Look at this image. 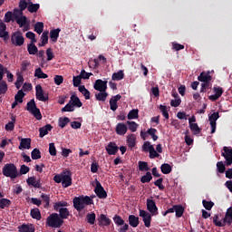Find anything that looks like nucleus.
Wrapping results in <instances>:
<instances>
[{"label": "nucleus", "instance_id": "obj_15", "mask_svg": "<svg viewBox=\"0 0 232 232\" xmlns=\"http://www.w3.org/2000/svg\"><path fill=\"white\" fill-rule=\"evenodd\" d=\"M111 219L110 218L106 217L104 214H101L98 218V226L100 227H108L111 226Z\"/></svg>", "mask_w": 232, "mask_h": 232}, {"label": "nucleus", "instance_id": "obj_22", "mask_svg": "<svg viewBox=\"0 0 232 232\" xmlns=\"http://www.w3.org/2000/svg\"><path fill=\"white\" fill-rule=\"evenodd\" d=\"M224 223L227 224V226H231L232 224V207L227 209V212L224 217Z\"/></svg>", "mask_w": 232, "mask_h": 232}, {"label": "nucleus", "instance_id": "obj_3", "mask_svg": "<svg viewBox=\"0 0 232 232\" xmlns=\"http://www.w3.org/2000/svg\"><path fill=\"white\" fill-rule=\"evenodd\" d=\"M64 224V220L61 219L59 214L53 213L46 219L48 227H61Z\"/></svg>", "mask_w": 232, "mask_h": 232}, {"label": "nucleus", "instance_id": "obj_1", "mask_svg": "<svg viewBox=\"0 0 232 232\" xmlns=\"http://www.w3.org/2000/svg\"><path fill=\"white\" fill-rule=\"evenodd\" d=\"M72 204L74 209H76L78 212H81L82 209H84V208H86V206H92V204H93V199L90 198V196L82 195L75 197L72 199Z\"/></svg>", "mask_w": 232, "mask_h": 232}, {"label": "nucleus", "instance_id": "obj_20", "mask_svg": "<svg viewBox=\"0 0 232 232\" xmlns=\"http://www.w3.org/2000/svg\"><path fill=\"white\" fill-rule=\"evenodd\" d=\"M211 79L212 77L209 75V72H202L198 77V81L200 82H211Z\"/></svg>", "mask_w": 232, "mask_h": 232}, {"label": "nucleus", "instance_id": "obj_13", "mask_svg": "<svg viewBox=\"0 0 232 232\" xmlns=\"http://www.w3.org/2000/svg\"><path fill=\"white\" fill-rule=\"evenodd\" d=\"M108 155H117L119 151V146H117V143L111 141L107 147L105 148Z\"/></svg>", "mask_w": 232, "mask_h": 232}, {"label": "nucleus", "instance_id": "obj_31", "mask_svg": "<svg viewBox=\"0 0 232 232\" xmlns=\"http://www.w3.org/2000/svg\"><path fill=\"white\" fill-rule=\"evenodd\" d=\"M152 179H153V176H151V172L148 171L146 172V175L140 178V182L142 184H150V182H151Z\"/></svg>", "mask_w": 232, "mask_h": 232}, {"label": "nucleus", "instance_id": "obj_11", "mask_svg": "<svg viewBox=\"0 0 232 232\" xmlns=\"http://www.w3.org/2000/svg\"><path fill=\"white\" fill-rule=\"evenodd\" d=\"M62 186L63 188H70V186H72V172L70 170L63 174L62 178Z\"/></svg>", "mask_w": 232, "mask_h": 232}, {"label": "nucleus", "instance_id": "obj_6", "mask_svg": "<svg viewBox=\"0 0 232 232\" xmlns=\"http://www.w3.org/2000/svg\"><path fill=\"white\" fill-rule=\"evenodd\" d=\"M11 43L14 46H23L24 44V36L21 31H15L11 35Z\"/></svg>", "mask_w": 232, "mask_h": 232}, {"label": "nucleus", "instance_id": "obj_24", "mask_svg": "<svg viewBox=\"0 0 232 232\" xmlns=\"http://www.w3.org/2000/svg\"><path fill=\"white\" fill-rule=\"evenodd\" d=\"M27 52L29 55H37L39 49L35 45V43H31L27 44Z\"/></svg>", "mask_w": 232, "mask_h": 232}, {"label": "nucleus", "instance_id": "obj_25", "mask_svg": "<svg viewBox=\"0 0 232 232\" xmlns=\"http://www.w3.org/2000/svg\"><path fill=\"white\" fill-rule=\"evenodd\" d=\"M59 212L58 217H60V218L62 220H65L66 218H68L70 217V210L65 208H60L58 210H55Z\"/></svg>", "mask_w": 232, "mask_h": 232}, {"label": "nucleus", "instance_id": "obj_2", "mask_svg": "<svg viewBox=\"0 0 232 232\" xmlns=\"http://www.w3.org/2000/svg\"><path fill=\"white\" fill-rule=\"evenodd\" d=\"M2 173L4 177H7L12 180L19 177V171L17 170V167L14 163H6L2 169Z\"/></svg>", "mask_w": 232, "mask_h": 232}, {"label": "nucleus", "instance_id": "obj_55", "mask_svg": "<svg viewBox=\"0 0 232 232\" xmlns=\"http://www.w3.org/2000/svg\"><path fill=\"white\" fill-rule=\"evenodd\" d=\"M23 12H24V10L14 8L13 13L14 19L15 20V19H19V17H23L24 16Z\"/></svg>", "mask_w": 232, "mask_h": 232}, {"label": "nucleus", "instance_id": "obj_49", "mask_svg": "<svg viewBox=\"0 0 232 232\" xmlns=\"http://www.w3.org/2000/svg\"><path fill=\"white\" fill-rule=\"evenodd\" d=\"M138 166L140 171H150V167L146 161H139Z\"/></svg>", "mask_w": 232, "mask_h": 232}, {"label": "nucleus", "instance_id": "obj_43", "mask_svg": "<svg viewBox=\"0 0 232 232\" xmlns=\"http://www.w3.org/2000/svg\"><path fill=\"white\" fill-rule=\"evenodd\" d=\"M31 158L33 160H39L41 159V150L37 148L34 149L31 152Z\"/></svg>", "mask_w": 232, "mask_h": 232}, {"label": "nucleus", "instance_id": "obj_38", "mask_svg": "<svg viewBox=\"0 0 232 232\" xmlns=\"http://www.w3.org/2000/svg\"><path fill=\"white\" fill-rule=\"evenodd\" d=\"M14 21L17 24H19L20 28H23V26H24L28 23V18H26V16L24 15V16L14 19Z\"/></svg>", "mask_w": 232, "mask_h": 232}, {"label": "nucleus", "instance_id": "obj_60", "mask_svg": "<svg viewBox=\"0 0 232 232\" xmlns=\"http://www.w3.org/2000/svg\"><path fill=\"white\" fill-rule=\"evenodd\" d=\"M81 81H82V79L80 77V75L73 76L72 83H73L74 88H79V86H81Z\"/></svg>", "mask_w": 232, "mask_h": 232}, {"label": "nucleus", "instance_id": "obj_10", "mask_svg": "<svg viewBox=\"0 0 232 232\" xmlns=\"http://www.w3.org/2000/svg\"><path fill=\"white\" fill-rule=\"evenodd\" d=\"M147 209L153 216L159 215V208H157V203L153 199L147 198Z\"/></svg>", "mask_w": 232, "mask_h": 232}, {"label": "nucleus", "instance_id": "obj_61", "mask_svg": "<svg viewBox=\"0 0 232 232\" xmlns=\"http://www.w3.org/2000/svg\"><path fill=\"white\" fill-rule=\"evenodd\" d=\"M81 79H90V77H92V75H93V73L92 72H87L84 69H82L81 71V73L79 74Z\"/></svg>", "mask_w": 232, "mask_h": 232}, {"label": "nucleus", "instance_id": "obj_26", "mask_svg": "<svg viewBox=\"0 0 232 232\" xmlns=\"http://www.w3.org/2000/svg\"><path fill=\"white\" fill-rule=\"evenodd\" d=\"M71 104L75 108H82V102H81V99H79L77 96L75 95H72L71 96V100L70 102Z\"/></svg>", "mask_w": 232, "mask_h": 232}, {"label": "nucleus", "instance_id": "obj_58", "mask_svg": "<svg viewBox=\"0 0 232 232\" xmlns=\"http://www.w3.org/2000/svg\"><path fill=\"white\" fill-rule=\"evenodd\" d=\"M162 182H164V179H162V178H160L159 179H157L154 182V186H157V188H159V189L160 191H164V189H165V187H164V185H162Z\"/></svg>", "mask_w": 232, "mask_h": 232}, {"label": "nucleus", "instance_id": "obj_50", "mask_svg": "<svg viewBox=\"0 0 232 232\" xmlns=\"http://www.w3.org/2000/svg\"><path fill=\"white\" fill-rule=\"evenodd\" d=\"M41 198L43 199V202L44 203V208H50V195L43 193L41 195Z\"/></svg>", "mask_w": 232, "mask_h": 232}, {"label": "nucleus", "instance_id": "obj_21", "mask_svg": "<svg viewBox=\"0 0 232 232\" xmlns=\"http://www.w3.org/2000/svg\"><path fill=\"white\" fill-rule=\"evenodd\" d=\"M129 224L130 227H138L139 224H140V221L139 220V217H136L135 215H130Z\"/></svg>", "mask_w": 232, "mask_h": 232}, {"label": "nucleus", "instance_id": "obj_40", "mask_svg": "<svg viewBox=\"0 0 232 232\" xmlns=\"http://www.w3.org/2000/svg\"><path fill=\"white\" fill-rule=\"evenodd\" d=\"M24 95L25 94L23 90H19L14 96V101H16V102H19L20 104H23V99H24Z\"/></svg>", "mask_w": 232, "mask_h": 232}, {"label": "nucleus", "instance_id": "obj_29", "mask_svg": "<svg viewBox=\"0 0 232 232\" xmlns=\"http://www.w3.org/2000/svg\"><path fill=\"white\" fill-rule=\"evenodd\" d=\"M78 90H79L80 93H82L83 95V97L85 98L86 101H90L91 92H90V91H88V89H86V86L80 85Z\"/></svg>", "mask_w": 232, "mask_h": 232}, {"label": "nucleus", "instance_id": "obj_35", "mask_svg": "<svg viewBox=\"0 0 232 232\" xmlns=\"http://www.w3.org/2000/svg\"><path fill=\"white\" fill-rule=\"evenodd\" d=\"M30 215L32 218H34L35 220H41L42 218L41 211L39 210V208H32L30 211Z\"/></svg>", "mask_w": 232, "mask_h": 232}, {"label": "nucleus", "instance_id": "obj_27", "mask_svg": "<svg viewBox=\"0 0 232 232\" xmlns=\"http://www.w3.org/2000/svg\"><path fill=\"white\" fill-rule=\"evenodd\" d=\"M137 137H135V134H130L127 137V144L129 148L133 149L136 146Z\"/></svg>", "mask_w": 232, "mask_h": 232}, {"label": "nucleus", "instance_id": "obj_64", "mask_svg": "<svg viewBox=\"0 0 232 232\" xmlns=\"http://www.w3.org/2000/svg\"><path fill=\"white\" fill-rule=\"evenodd\" d=\"M189 128L191 131H194L195 133L200 132V128L198 127V124L197 123H190Z\"/></svg>", "mask_w": 232, "mask_h": 232}, {"label": "nucleus", "instance_id": "obj_4", "mask_svg": "<svg viewBox=\"0 0 232 232\" xmlns=\"http://www.w3.org/2000/svg\"><path fill=\"white\" fill-rule=\"evenodd\" d=\"M26 110L32 113L37 121H41V119H43L41 110H39V108H37V104H35V100L32 99L27 102Z\"/></svg>", "mask_w": 232, "mask_h": 232}, {"label": "nucleus", "instance_id": "obj_19", "mask_svg": "<svg viewBox=\"0 0 232 232\" xmlns=\"http://www.w3.org/2000/svg\"><path fill=\"white\" fill-rule=\"evenodd\" d=\"M52 130H53V126H52L51 124H46L45 126L42 127L39 129V137L40 139H43V137H44L45 135H48L49 131H52Z\"/></svg>", "mask_w": 232, "mask_h": 232}, {"label": "nucleus", "instance_id": "obj_45", "mask_svg": "<svg viewBox=\"0 0 232 232\" xmlns=\"http://www.w3.org/2000/svg\"><path fill=\"white\" fill-rule=\"evenodd\" d=\"M8 92V84L5 81H0V95H5Z\"/></svg>", "mask_w": 232, "mask_h": 232}, {"label": "nucleus", "instance_id": "obj_18", "mask_svg": "<svg viewBox=\"0 0 232 232\" xmlns=\"http://www.w3.org/2000/svg\"><path fill=\"white\" fill-rule=\"evenodd\" d=\"M115 131L117 135H126L128 133V126L124 123H118Z\"/></svg>", "mask_w": 232, "mask_h": 232}, {"label": "nucleus", "instance_id": "obj_17", "mask_svg": "<svg viewBox=\"0 0 232 232\" xmlns=\"http://www.w3.org/2000/svg\"><path fill=\"white\" fill-rule=\"evenodd\" d=\"M19 232H35V227L34 224H23L18 227Z\"/></svg>", "mask_w": 232, "mask_h": 232}, {"label": "nucleus", "instance_id": "obj_41", "mask_svg": "<svg viewBox=\"0 0 232 232\" xmlns=\"http://www.w3.org/2000/svg\"><path fill=\"white\" fill-rule=\"evenodd\" d=\"M44 30V24L43 22H37L34 24V32L41 35L42 32Z\"/></svg>", "mask_w": 232, "mask_h": 232}, {"label": "nucleus", "instance_id": "obj_16", "mask_svg": "<svg viewBox=\"0 0 232 232\" xmlns=\"http://www.w3.org/2000/svg\"><path fill=\"white\" fill-rule=\"evenodd\" d=\"M32 148V139L22 138L19 145V150H30Z\"/></svg>", "mask_w": 232, "mask_h": 232}, {"label": "nucleus", "instance_id": "obj_8", "mask_svg": "<svg viewBox=\"0 0 232 232\" xmlns=\"http://www.w3.org/2000/svg\"><path fill=\"white\" fill-rule=\"evenodd\" d=\"M93 88L97 92H106V90H108V82L101 79L96 80Z\"/></svg>", "mask_w": 232, "mask_h": 232}, {"label": "nucleus", "instance_id": "obj_57", "mask_svg": "<svg viewBox=\"0 0 232 232\" xmlns=\"http://www.w3.org/2000/svg\"><path fill=\"white\" fill-rule=\"evenodd\" d=\"M149 153H150V159H158V157H160L159 152L155 150L154 147L150 148Z\"/></svg>", "mask_w": 232, "mask_h": 232}, {"label": "nucleus", "instance_id": "obj_5", "mask_svg": "<svg viewBox=\"0 0 232 232\" xmlns=\"http://www.w3.org/2000/svg\"><path fill=\"white\" fill-rule=\"evenodd\" d=\"M92 186H95L94 193L98 197V198H107L108 192L104 189V187L101 184L99 179H95L94 181L92 182Z\"/></svg>", "mask_w": 232, "mask_h": 232}, {"label": "nucleus", "instance_id": "obj_56", "mask_svg": "<svg viewBox=\"0 0 232 232\" xmlns=\"http://www.w3.org/2000/svg\"><path fill=\"white\" fill-rule=\"evenodd\" d=\"M220 119V114L218 111L213 112L211 115H208V121L209 122H217Z\"/></svg>", "mask_w": 232, "mask_h": 232}, {"label": "nucleus", "instance_id": "obj_63", "mask_svg": "<svg viewBox=\"0 0 232 232\" xmlns=\"http://www.w3.org/2000/svg\"><path fill=\"white\" fill-rule=\"evenodd\" d=\"M75 109L72 104V102H69L63 109L62 111H74Z\"/></svg>", "mask_w": 232, "mask_h": 232}, {"label": "nucleus", "instance_id": "obj_23", "mask_svg": "<svg viewBox=\"0 0 232 232\" xmlns=\"http://www.w3.org/2000/svg\"><path fill=\"white\" fill-rule=\"evenodd\" d=\"M59 34H61V28L53 29L50 32V39L52 43H57V39H59Z\"/></svg>", "mask_w": 232, "mask_h": 232}, {"label": "nucleus", "instance_id": "obj_30", "mask_svg": "<svg viewBox=\"0 0 232 232\" xmlns=\"http://www.w3.org/2000/svg\"><path fill=\"white\" fill-rule=\"evenodd\" d=\"M34 77H37V79H48V74L44 73L41 67H38L34 71Z\"/></svg>", "mask_w": 232, "mask_h": 232}, {"label": "nucleus", "instance_id": "obj_47", "mask_svg": "<svg viewBox=\"0 0 232 232\" xmlns=\"http://www.w3.org/2000/svg\"><path fill=\"white\" fill-rule=\"evenodd\" d=\"M41 41H42V44H38L39 46H46V44H48V32L47 31H44L42 34Z\"/></svg>", "mask_w": 232, "mask_h": 232}, {"label": "nucleus", "instance_id": "obj_59", "mask_svg": "<svg viewBox=\"0 0 232 232\" xmlns=\"http://www.w3.org/2000/svg\"><path fill=\"white\" fill-rule=\"evenodd\" d=\"M113 220L116 226H124V219L121 216L115 215Z\"/></svg>", "mask_w": 232, "mask_h": 232}, {"label": "nucleus", "instance_id": "obj_32", "mask_svg": "<svg viewBox=\"0 0 232 232\" xmlns=\"http://www.w3.org/2000/svg\"><path fill=\"white\" fill-rule=\"evenodd\" d=\"M160 169H161V173H163V175H169V173L172 171L171 165H169V163H163L160 166Z\"/></svg>", "mask_w": 232, "mask_h": 232}, {"label": "nucleus", "instance_id": "obj_33", "mask_svg": "<svg viewBox=\"0 0 232 232\" xmlns=\"http://www.w3.org/2000/svg\"><path fill=\"white\" fill-rule=\"evenodd\" d=\"M212 220H213V224L215 226H217V227H224L226 226V223L224 222V218H223V222L219 221L220 220V218L218 217V215H215L213 218H212Z\"/></svg>", "mask_w": 232, "mask_h": 232}, {"label": "nucleus", "instance_id": "obj_39", "mask_svg": "<svg viewBox=\"0 0 232 232\" xmlns=\"http://www.w3.org/2000/svg\"><path fill=\"white\" fill-rule=\"evenodd\" d=\"M174 209H175L176 217L178 218H180V217L184 215V208L182 206L175 205Z\"/></svg>", "mask_w": 232, "mask_h": 232}, {"label": "nucleus", "instance_id": "obj_14", "mask_svg": "<svg viewBox=\"0 0 232 232\" xmlns=\"http://www.w3.org/2000/svg\"><path fill=\"white\" fill-rule=\"evenodd\" d=\"M213 91L215 94L208 97L209 101H218V99H220L224 93V89H222V87H214Z\"/></svg>", "mask_w": 232, "mask_h": 232}, {"label": "nucleus", "instance_id": "obj_37", "mask_svg": "<svg viewBox=\"0 0 232 232\" xmlns=\"http://www.w3.org/2000/svg\"><path fill=\"white\" fill-rule=\"evenodd\" d=\"M68 208V202L67 201H58L53 205L54 211H59V209Z\"/></svg>", "mask_w": 232, "mask_h": 232}, {"label": "nucleus", "instance_id": "obj_44", "mask_svg": "<svg viewBox=\"0 0 232 232\" xmlns=\"http://www.w3.org/2000/svg\"><path fill=\"white\" fill-rule=\"evenodd\" d=\"M40 7H41V5L39 4H32L31 3L27 6V10H28V12H30V14H35V12H37Z\"/></svg>", "mask_w": 232, "mask_h": 232}, {"label": "nucleus", "instance_id": "obj_53", "mask_svg": "<svg viewBox=\"0 0 232 232\" xmlns=\"http://www.w3.org/2000/svg\"><path fill=\"white\" fill-rule=\"evenodd\" d=\"M127 124L129 126V130L132 131V133H135V131H137V128H139V124H137V122L128 121Z\"/></svg>", "mask_w": 232, "mask_h": 232}, {"label": "nucleus", "instance_id": "obj_48", "mask_svg": "<svg viewBox=\"0 0 232 232\" xmlns=\"http://www.w3.org/2000/svg\"><path fill=\"white\" fill-rule=\"evenodd\" d=\"M202 204L207 211H211V209H213V206H215V203L213 201H208L206 199L202 200Z\"/></svg>", "mask_w": 232, "mask_h": 232}, {"label": "nucleus", "instance_id": "obj_12", "mask_svg": "<svg viewBox=\"0 0 232 232\" xmlns=\"http://www.w3.org/2000/svg\"><path fill=\"white\" fill-rule=\"evenodd\" d=\"M121 99H122V96L121 94H117L110 100L109 104L111 111H117V109L119 108V105L117 104V102H119V101Z\"/></svg>", "mask_w": 232, "mask_h": 232}, {"label": "nucleus", "instance_id": "obj_34", "mask_svg": "<svg viewBox=\"0 0 232 232\" xmlns=\"http://www.w3.org/2000/svg\"><path fill=\"white\" fill-rule=\"evenodd\" d=\"M122 79H124V71L122 70L114 72L111 76L112 81H122Z\"/></svg>", "mask_w": 232, "mask_h": 232}, {"label": "nucleus", "instance_id": "obj_7", "mask_svg": "<svg viewBox=\"0 0 232 232\" xmlns=\"http://www.w3.org/2000/svg\"><path fill=\"white\" fill-rule=\"evenodd\" d=\"M35 92L36 99L38 101H41L42 102H46V101H48V94L44 95V91L43 90V86H41V84H37L35 86Z\"/></svg>", "mask_w": 232, "mask_h": 232}, {"label": "nucleus", "instance_id": "obj_36", "mask_svg": "<svg viewBox=\"0 0 232 232\" xmlns=\"http://www.w3.org/2000/svg\"><path fill=\"white\" fill-rule=\"evenodd\" d=\"M127 119L129 121H131L133 119H139V109H132L131 111H130L127 115Z\"/></svg>", "mask_w": 232, "mask_h": 232}, {"label": "nucleus", "instance_id": "obj_28", "mask_svg": "<svg viewBox=\"0 0 232 232\" xmlns=\"http://www.w3.org/2000/svg\"><path fill=\"white\" fill-rule=\"evenodd\" d=\"M95 99L96 101L105 102L106 99H108V92H106V91H102L98 93H95Z\"/></svg>", "mask_w": 232, "mask_h": 232}, {"label": "nucleus", "instance_id": "obj_42", "mask_svg": "<svg viewBox=\"0 0 232 232\" xmlns=\"http://www.w3.org/2000/svg\"><path fill=\"white\" fill-rule=\"evenodd\" d=\"M12 201L8 198L0 199V209H5V208H10Z\"/></svg>", "mask_w": 232, "mask_h": 232}, {"label": "nucleus", "instance_id": "obj_52", "mask_svg": "<svg viewBox=\"0 0 232 232\" xmlns=\"http://www.w3.org/2000/svg\"><path fill=\"white\" fill-rule=\"evenodd\" d=\"M96 218L97 217L95 216V213H93V212L87 214L86 218H87L88 224H91V226H93V224H95Z\"/></svg>", "mask_w": 232, "mask_h": 232}, {"label": "nucleus", "instance_id": "obj_62", "mask_svg": "<svg viewBox=\"0 0 232 232\" xmlns=\"http://www.w3.org/2000/svg\"><path fill=\"white\" fill-rule=\"evenodd\" d=\"M217 169L218 173H224L226 171V165L222 161L217 163Z\"/></svg>", "mask_w": 232, "mask_h": 232}, {"label": "nucleus", "instance_id": "obj_9", "mask_svg": "<svg viewBox=\"0 0 232 232\" xmlns=\"http://www.w3.org/2000/svg\"><path fill=\"white\" fill-rule=\"evenodd\" d=\"M140 217L143 218L145 227H151V214L146 210H140Z\"/></svg>", "mask_w": 232, "mask_h": 232}, {"label": "nucleus", "instance_id": "obj_51", "mask_svg": "<svg viewBox=\"0 0 232 232\" xmlns=\"http://www.w3.org/2000/svg\"><path fill=\"white\" fill-rule=\"evenodd\" d=\"M32 63L29 61H24L21 63V68H20V72L21 73H24V72H26V70H28L29 66H31Z\"/></svg>", "mask_w": 232, "mask_h": 232}, {"label": "nucleus", "instance_id": "obj_54", "mask_svg": "<svg viewBox=\"0 0 232 232\" xmlns=\"http://www.w3.org/2000/svg\"><path fill=\"white\" fill-rule=\"evenodd\" d=\"M148 135H150L151 139L153 140H158L159 136L156 135L157 133V129L150 128L147 130Z\"/></svg>", "mask_w": 232, "mask_h": 232}, {"label": "nucleus", "instance_id": "obj_46", "mask_svg": "<svg viewBox=\"0 0 232 232\" xmlns=\"http://www.w3.org/2000/svg\"><path fill=\"white\" fill-rule=\"evenodd\" d=\"M69 122H70V118L61 117V118H59V121H58V126L60 128H64L67 124H69Z\"/></svg>", "mask_w": 232, "mask_h": 232}]
</instances>
